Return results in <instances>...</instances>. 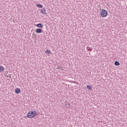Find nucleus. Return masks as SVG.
Wrapping results in <instances>:
<instances>
[{"mask_svg":"<svg viewBox=\"0 0 127 127\" xmlns=\"http://www.w3.org/2000/svg\"><path fill=\"white\" fill-rule=\"evenodd\" d=\"M37 115V112L35 111H30L27 114V118H28L29 119H33V118L36 117Z\"/></svg>","mask_w":127,"mask_h":127,"instance_id":"1","label":"nucleus"},{"mask_svg":"<svg viewBox=\"0 0 127 127\" xmlns=\"http://www.w3.org/2000/svg\"><path fill=\"white\" fill-rule=\"evenodd\" d=\"M100 16L101 17H107L108 16V11L103 9L100 12Z\"/></svg>","mask_w":127,"mask_h":127,"instance_id":"2","label":"nucleus"},{"mask_svg":"<svg viewBox=\"0 0 127 127\" xmlns=\"http://www.w3.org/2000/svg\"><path fill=\"white\" fill-rule=\"evenodd\" d=\"M41 12L43 14H46V8L45 7H44L43 8H42L41 10Z\"/></svg>","mask_w":127,"mask_h":127,"instance_id":"3","label":"nucleus"},{"mask_svg":"<svg viewBox=\"0 0 127 127\" xmlns=\"http://www.w3.org/2000/svg\"><path fill=\"white\" fill-rule=\"evenodd\" d=\"M36 33H41V32H42V29L40 28H37L36 29Z\"/></svg>","mask_w":127,"mask_h":127,"instance_id":"4","label":"nucleus"},{"mask_svg":"<svg viewBox=\"0 0 127 127\" xmlns=\"http://www.w3.org/2000/svg\"><path fill=\"white\" fill-rule=\"evenodd\" d=\"M36 26L39 28H42L43 27V25H42L41 23H39L36 25Z\"/></svg>","mask_w":127,"mask_h":127,"instance_id":"5","label":"nucleus"},{"mask_svg":"<svg viewBox=\"0 0 127 127\" xmlns=\"http://www.w3.org/2000/svg\"><path fill=\"white\" fill-rule=\"evenodd\" d=\"M15 93H16V94H19V93H20V89L16 88L15 90Z\"/></svg>","mask_w":127,"mask_h":127,"instance_id":"6","label":"nucleus"},{"mask_svg":"<svg viewBox=\"0 0 127 127\" xmlns=\"http://www.w3.org/2000/svg\"><path fill=\"white\" fill-rule=\"evenodd\" d=\"M4 71V67L2 65H0V72H3Z\"/></svg>","mask_w":127,"mask_h":127,"instance_id":"7","label":"nucleus"},{"mask_svg":"<svg viewBox=\"0 0 127 127\" xmlns=\"http://www.w3.org/2000/svg\"><path fill=\"white\" fill-rule=\"evenodd\" d=\"M45 53L46 54H51V51L47 50L45 51Z\"/></svg>","mask_w":127,"mask_h":127,"instance_id":"8","label":"nucleus"},{"mask_svg":"<svg viewBox=\"0 0 127 127\" xmlns=\"http://www.w3.org/2000/svg\"><path fill=\"white\" fill-rule=\"evenodd\" d=\"M37 6L38 7H40V8H42V7H43V5L41 4H37Z\"/></svg>","mask_w":127,"mask_h":127,"instance_id":"9","label":"nucleus"},{"mask_svg":"<svg viewBox=\"0 0 127 127\" xmlns=\"http://www.w3.org/2000/svg\"><path fill=\"white\" fill-rule=\"evenodd\" d=\"M115 66H119V65H120V62H118V61H116L115 62Z\"/></svg>","mask_w":127,"mask_h":127,"instance_id":"10","label":"nucleus"},{"mask_svg":"<svg viewBox=\"0 0 127 127\" xmlns=\"http://www.w3.org/2000/svg\"><path fill=\"white\" fill-rule=\"evenodd\" d=\"M86 88L88 90H92V86H91V85H87Z\"/></svg>","mask_w":127,"mask_h":127,"instance_id":"11","label":"nucleus"},{"mask_svg":"<svg viewBox=\"0 0 127 127\" xmlns=\"http://www.w3.org/2000/svg\"><path fill=\"white\" fill-rule=\"evenodd\" d=\"M86 49H87V50H90V47H87L86 48Z\"/></svg>","mask_w":127,"mask_h":127,"instance_id":"12","label":"nucleus"}]
</instances>
